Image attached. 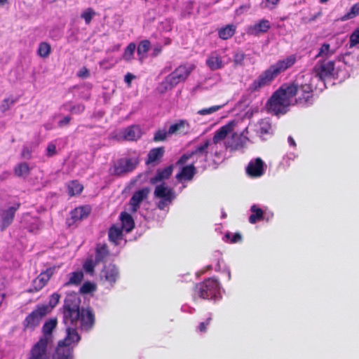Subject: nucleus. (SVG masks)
Segmentation results:
<instances>
[{"label": "nucleus", "mask_w": 359, "mask_h": 359, "mask_svg": "<svg viewBox=\"0 0 359 359\" xmlns=\"http://www.w3.org/2000/svg\"><path fill=\"white\" fill-rule=\"evenodd\" d=\"M63 321L67 335L58 342L52 359H74L73 348L80 340L76 329L89 331L93 327L95 316L89 308L79 309V301L75 294H69L63 306Z\"/></svg>", "instance_id": "obj_1"}, {"label": "nucleus", "mask_w": 359, "mask_h": 359, "mask_svg": "<svg viewBox=\"0 0 359 359\" xmlns=\"http://www.w3.org/2000/svg\"><path fill=\"white\" fill-rule=\"evenodd\" d=\"M350 54L346 53L334 60H320L311 73L303 76L305 80L315 82V88L323 90L325 87V79L336 78L341 81L350 76L353 64L350 62Z\"/></svg>", "instance_id": "obj_2"}, {"label": "nucleus", "mask_w": 359, "mask_h": 359, "mask_svg": "<svg viewBox=\"0 0 359 359\" xmlns=\"http://www.w3.org/2000/svg\"><path fill=\"white\" fill-rule=\"evenodd\" d=\"M296 62V56L291 55L278 60L263 72L250 86L251 91H257L269 85L281 72L292 67Z\"/></svg>", "instance_id": "obj_3"}, {"label": "nucleus", "mask_w": 359, "mask_h": 359, "mask_svg": "<svg viewBox=\"0 0 359 359\" xmlns=\"http://www.w3.org/2000/svg\"><path fill=\"white\" fill-rule=\"evenodd\" d=\"M294 88H287L283 86L277 90L269 99L268 102L269 109L275 114H285L290 106L295 104V99L292 97Z\"/></svg>", "instance_id": "obj_4"}, {"label": "nucleus", "mask_w": 359, "mask_h": 359, "mask_svg": "<svg viewBox=\"0 0 359 359\" xmlns=\"http://www.w3.org/2000/svg\"><path fill=\"white\" fill-rule=\"evenodd\" d=\"M196 295L204 299L219 300L222 298L220 284L215 278L205 279L196 285L194 298H196Z\"/></svg>", "instance_id": "obj_5"}, {"label": "nucleus", "mask_w": 359, "mask_h": 359, "mask_svg": "<svg viewBox=\"0 0 359 359\" xmlns=\"http://www.w3.org/2000/svg\"><path fill=\"white\" fill-rule=\"evenodd\" d=\"M194 69V65L191 64L179 66L162 81L158 88L160 92L170 90L179 83L185 81Z\"/></svg>", "instance_id": "obj_6"}, {"label": "nucleus", "mask_w": 359, "mask_h": 359, "mask_svg": "<svg viewBox=\"0 0 359 359\" xmlns=\"http://www.w3.org/2000/svg\"><path fill=\"white\" fill-rule=\"evenodd\" d=\"M304 80V83L299 84V81L296 84L287 86V88H294V91L292 93V97L295 99V104L300 105H306L311 104L313 101V90L315 88V82L310 80Z\"/></svg>", "instance_id": "obj_7"}, {"label": "nucleus", "mask_w": 359, "mask_h": 359, "mask_svg": "<svg viewBox=\"0 0 359 359\" xmlns=\"http://www.w3.org/2000/svg\"><path fill=\"white\" fill-rule=\"evenodd\" d=\"M231 61V57L225 49H218L208 55L205 64L211 71H215L224 68Z\"/></svg>", "instance_id": "obj_8"}, {"label": "nucleus", "mask_w": 359, "mask_h": 359, "mask_svg": "<svg viewBox=\"0 0 359 359\" xmlns=\"http://www.w3.org/2000/svg\"><path fill=\"white\" fill-rule=\"evenodd\" d=\"M207 144H201L197 146L191 153L184 154L177 161L179 164L186 163L189 160L191 161V164H201L204 166L205 163L210 158L208 154V150L205 149Z\"/></svg>", "instance_id": "obj_9"}, {"label": "nucleus", "mask_w": 359, "mask_h": 359, "mask_svg": "<svg viewBox=\"0 0 359 359\" xmlns=\"http://www.w3.org/2000/svg\"><path fill=\"white\" fill-rule=\"evenodd\" d=\"M119 271L116 265H105L100 274V281L107 288H111L119 278Z\"/></svg>", "instance_id": "obj_10"}, {"label": "nucleus", "mask_w": 359, "mask_h": 359, "mask_svg": "<svg viewBox=\"0 0 359 359\" xmlns=\"http://www.w3.org/2000/svg\"><path fill=\"white\" fill-rule=\"evenodd\" d=\"M52 345L39 340L32 347L27 359H52Z\"/></svg>", "instance_id": "obj_11"}, {"label": "nucleus", "mask_w": 359, "mask_h": 359, "mask_svg": "<svg viewBox=\"0 0 359 359\" xmlns=\"http://www.w3.org/2000/svg\"><path fill=\"white\" fill-rule=\"evenodd\" d=\"M48 313V307L37 306V307L25 318L24 321V326L27 329H34L39 325L42 318Z\"/></svg>", "instance_id": "obj_12"}, {"label": "nucleus", "mask_w": 359, "mask_h": 359, "mask_svg": "<svg viewBox=\"0 0 359 359\" xmlns=\"http://www.w3.org/2000/svg\"><path fill=\"white\" fill-rule=\"evenodd\" d=\"M138 161L135 158H123L117 161L110 172L112 175H121L133 170Z\"/></svg>", "instance_id": "obj_13"}, {"label": "nucleus", "mask_w": 359, "mask_h": 359, "mask_svg": "<svg viewBox=\"0 0 359 359\" xmlns=\"http://www.w3.org/2000/svg\"><path fill=\"white\" fill-rule=\"evenodd\" d=\"M248 133V128H246L240 134L237 133V128L231 133L226 141V146L231 150H237L243 148L248 142L250 141L247 137Z\"/></svg>", "instance_id": "obj_14"}, {"label": "nucleus", "mask_w": 359, "mask_h": 359, "mask_svg": "<svg viewBox=\"0 0 359 359\" xmlns=\"http://www.w3.org/2000/svg\"><path fill=\"white\" fill-rule=\"evenodd\" d=\"M266 169V163L260 158H257L249 162L246 168V172L250 177L257 178L262 177Z\"/></svg>", "instance_id": "obj_15"}, {"label": "nucleus", "mask_w": 359, "mask_h": 359, "mask_svg": "<svg viewBox=\"0 0 359 359\" xmlns=\"http://www.w3.org/2000/svg\"><path fill=\"white\" fill-rule=\"evenodd\" d=\"M238 123V121L233 120L222 126L215 132L212 140L219 144H226V142H224V140L228 136H231V133L236 129Z\"/></svg>", "instance_id": "obj_16"}, {"label": "nucleus", "mask_w": 359, "mask_h": 359, "mask_svg": "<svg viewBox=\"0 0 359 359\" xmlns=\"http://www.w3.org/2000/svg\"><path fill=\"white\" fill-rule=\"evenodd\" d=\"M20 203H16L12 206L4 208L1 212L0 230H5L13 222L16 210L20 208Z\"/></svg>", "instance_id": "obj_17"}, {"label": "nucleus", "mask_w": 359, "mask_h": 359, "mask_svg": "<svg viewBox=\"0 0 359 359\" xmlns=\"http://www.w3.org/2000/svg\"><path fill=\"white\" fill-rule=\"evenodd\" d=\"M55 268H48L44 271H42L32 282V288L30 291L37 292L41 290L50 280V277L53 275Z\"/></svg>", "instance_id": "obj_18"}, {"label": "nucleus", "mask_w": 359, "mask_h": 359, "mask_svg": "<svg viewBox=\"0 0 359 359\" xmlns=\"http://www.w3.org/2000/svg\"><path fill=\"white\" fill-rule=\"evenodd\" d=\"M254 130L262 140H267L273 135L271 124L268 119H262L254 125Z\"/></svg>", "instance_id": "obj_19"}, {"label": "nucleus", "mask_w": 359, "mask_h": 359, "mask_svg": "<svg viewBox=\"0 0 359 359\" xmlns=\"http://www.w3.org/2000/svg\"><path fill=\"white\" fill-rule=\"evenodd\" d=\"M149 193L148 188H142L135 191L130 200V210L135 212L140 208L141 203L147 198Z\"/></svg>", "instance_id": "obj_20"}, {"label": "nucleus", "mask_w": 359, "mask_h": 359, "mask_svg": "<svg viewBox=\"0 0 359 359\" xmlns=\"http://www.w3.org/2000/svg\"><path fill=\"white\" fill-rule=\"evenodd\" d=\"M90 212L89 206H81L71 212V217L67 219V224L70 226L86 218Z\"/></svg>", "instance_id": "obj_21"}, {"label": "nucleus", "mask_w": 359, "mask_h": 359, "mask_svg": "<svg viewBox=\"0 0 359 359\" xmlns=\"http://www.w3.org/2000/svg\"><path fill=\"white\" fill-rule=\"evenodd\" d=\"M57 325V320L56 319H50L46 321L42 328L43 335L39 341H43V342L53 344V336L52 334L53 330L55 328Z\"/></svg>", "instance_id": "obj_22"}, {"label": "nucleus", "mask_w": 359, "mask_h": 359, "mask_svg": "<svg viewBox=\"0 0 359 359\" xmlns=\"http://www.w3.org/2000/svg\"><path fill=\"white\" fill-rule=\"evenodd\" d=\"M120 135L124 140L134 141L140 138L142 130L139 126L133 125L123 129Z\"/></svg>", "instance_id": "obj_23"}, {"label": "nucleus", "mask_w": 359, "mask_h": 359, "mask_svg": "<svg viewBox=\"0 0 359 359\" xmlns=\"http://www.w3.org/2000/svg\"><path fill=\"white\" fill-rule=\"evenodd\" d=\"M21 224L30 232H36L41 226V222L39 218L32 217L29 214H25L22 216Z\"/></svg>", "instance_id": "obj_24"}, {"label": "nucleus", "mask_w": 359, "mask_h": 359, "mask_svg": "<svg viewBox=\"0 0 359 359\" xmlns=\"http://www.w3.org/2000/svg\"><path fill=\"white\" fill-rule=\"evenodd\" d=\"M189 123L185 120H180L169 126L168 133L170 136L172 135H184L189 132Z\"/></svg>", "instance_id": "obj_25"}, {"label": "nucleus", "mask_w": 359, "mask_h": 359, "mask_svg": "<svg viewBox=\"0 0 359 359\" xmlns=\"http://www.w3.org/2000/svg\"><path fill=\"white\" fill-rule=\"evenodd\" d=\"M203 144H207L205 149L210 158L219 156L227 148L226 144H219L212 140L205 141Z\"/></svg>", "instance_id": "obj_26"}, {"label": "nucleus", "mask_w": 359, "mask_h": 359, "mask_svg": "<svg viewBox=\"0 0 359 359\" xmlns=\"http://www.w3.org/2000/svg\"><path fill=\"white\" fill-rule=\"evenodd\" d=\"M123 231L119 224L112 225L108 232L109 241L116 245H120L123 241Z\"/></svg>", "instance_id": "obj_27"}, {"label": "nucleus", "mask_w": 359, "mask_h": 359, "mask_svg": "<svg viewBox=\"0 0 359 359\" xmlns=\"http://www.w3.org/2000/svg\"><path fill=\"white\" fill-rule=\"evenodd\" d=\"M271 27L270 22L267 20H262L248 28V33L251 35H259L266 32Z\"/></svg>", "instance_id": "obj_28"}, {"label": "nucleus", "mask_w": 359, "mask_h": 359, "mask_svg": "<svg viewBox=\"0 0 359 359\" xmlns=\"http://www.w3.org/2000/svg\"><path fill=\"white\" fill-rule=\"evenodd\" d=\"M154 194L159 198H169L173 200L175 198V195L172 189L166 186L165 183L156 186Z\"/></svg>", "instance_id": "obj_29"}, {"label": "nucleus", "mask_w": 359, "mask_h": 359, "mask_svg": "<svg viewBox=\"0 0 359 359\" xmlns=\"http://www.w3.org/2000/svg\"><path fill=\"white\" fill-rule=\"evenodd\" d=\"M119 219L121 221V223L119 224L121 226V228L126 232L129 233L131 231L134 226H135V222L133 220V218L132 216L127 213V212H121Z\"/></svg>", "instance_id": "obj_30"}, {"label": "nucleus", "mask_w": 359, "mask_h": 359, "mask_svg": "<svg viewBox=\"0 0 359 359\" xmlns=\"http://www.w3.org/2000/svg\"><path fill=\"white\" fill-rule=\"evenodd\" d=\"M195 175V168L193 164H190L187 166H184L181 171L177 174L176 178L179 182H182L183 181L191 180L194 175Z\"/></svg>", "instance_id": "obj_31"}, {"label": "nucleus", "mask_w": 359, "mask_h": 359, "mask_svg": "<svg viewBox=\"0 0 359 359\" xmlns=\"http://www.w3.org/2000/svg\"><path fill=\"white\" fill-rule=\"evenodd\" d=\"M172 170L173 166L172 165L162 169H158L156 173V175L151 179V182L152 184H156L165 179H168L171 175Z\"/></svg>", "instance_id": "obj_32"}, {"label": "nucleus", "mask_w": 359, "mask_h": 359, "mask_svg": "<svg viewBox=\"0 0 359 359\" xmlns=\"http://www.w3.org/2000/svg\"><path fill=\"white\" fill-rule=\"evenodd\" d=\"M334 53L335 49L331 48L330 45L328 43H323L319 48L316 57H320V60H330V58L332 57Z\"/></svg>", "instance_id": "obj_33"}, {"label": "nucleus", "mask_w": 359, "mask_h": 359, "mask_svg": "<svg viewBox=\"0 0 359 359\" xmlns=\"http://www.w3.org/2000/svg\"><path fill=\"white\" fill-rule=\"evenodd\" d=\"M236 29V25H227L218 29V36L221 39L227 40L235 34Z\"/></svg>", "instance_id": "obj_34"}, {"label": "nucleus", "mask_w": 359, "mask_h": 359, "mask_svg": "<svg viewBox=\"0 0 359 359\" xmlns=\"http://www.w3.org/2000/svg\"><path fill=\"white\" fill-rule=\"evenodd\" d=\"M164 151L163 147H157L150 150L147 155V163L149 164L158 161L163 157Z\"/></svg>", "instance_id": "obj_35"}, {"label": "nucleus", "mask_w": 359, "mask_h": 359, "mask_svg": "<svg viewBox=\"0 0 359 359\" xmlns=\"http://www.w3.org/2000/svg\"><path fill=\"white\" fill-rule=\"evenodd\" d=\"M151 43L148 40L142 41L137 48L139 60L142 62L147 56V52L150 48Z\"/></svg>", "instance_id": "obj_36"}, {"label": "nucleus", "mask_w": 359, "mask_h": 359, "mask_svg": "<svg viewBox=\"0 0 359 359\" xmlns=\"http://www.w3.org/2000/svg\"><path fill=\"white\" fill-rule=\"evenodd\" d=\"M252 214L249 217V222L251 224H255L257 222L262 220L263 217V210L260 208L257 205H253L250 208Z\"/></svg>", "instance_id": "obj_37"}, {"label": "nucleus", "mask_w": 359, "mask_h": 359, "mask_svg": "<svg viewBox=\"0 0 359 359\" xmlns=\"http://www.w3.org/2000/svg\"><path fill=\"white\" fill-rule=\"evenodd\" d=\"M346 47L347 49L355 48L359 50V27L350 34L349 41Z\"/></svg>", "instance_id": "obj_38"}, {"label": "nucleus", "mask_w": 359, "mask_h": 359, "mask_svg": "<svg viewBox=\"0 0 359 359\" xmlns=\"http://www.w3.org/2000/svg\"><path fill=\"white\" fill-rule=\"evenodd\" d=\"M29 167L27 163H20L14 168L15 175L20 177H26L29 173Z\"/></svg>", "instance_id": "obj_39"}, {"label": "nucleus", "mask_w": 359, "mask_h": 359, "mask_svg": "<svg viewBox=\"0 0 359 359\" xmlns=\"http://www.w3.org/2000/svg\"><path fill=\"white\" fill-rule=\"evenodd\" d=\"M83 278V274L82 271H78L72 272L69 275V280L65 285H79L82 281Z\"/></svg>", "instance_id": "obj_40"}, {"label": "nucleus", "mask_w": 359, "mask_h": 359, "mask_svg": "<svg viewBox=\"0 0 359 359\" xmlns=\"http://www.w3.org/2000/svg\"><path fill=\"white\" fill-rule=\"evenodd\" d=\"M359 15V2L353 4L350 11L341 17V21H346Z\"/></svg>", "instance_id": "obj_41"}, {"label": "nucleus", "mask_w": 359, "mask_h": 359, "mask_svg": "<svg viewBox=\"0 0 359 359\" xmlns=\"http://www.w3.org/2000/svg\"><path fill=\"white\" fill-rule=\"evenodd\" d=\"M135 50L136 45L134 43H129L124 50L122 58L126 62L132 61L134 58Z\"/></svg>", "instance_id": "obj_42"}, {"label": "nucleus", "mask_w": 359, "mask_h": 359, "mask_svg": "<svg viewBox=\"0 0 359 359\" xmlns=\"http://www.w3.org/2000/svg\"><path fill=\"white\" fill-rule=\"evenodd\" d=\"M95 259L96 261H102L108 254V250L106 244L99 243L97 245L95 250Z\"/></svg>", "instance_id": "obj_43"}, {"label": "nucleus", "mask_w": 359, "mask_h": 359, "mask_svg": "<svg viewBox=\"0 0 359 359\" xmlns=\"http://www.w3.org/2000/svg\"><path fill=\"white\" fill-rule=\"evenodd\" d=\"M83 190V186L77 181H72L68 184V191L70 196L79 194Z\"/></svg>", "instance_id": "obj_44"}, {"label": "nucleus", "mask_w": 359, "mask_h": 359, "mask_svg": "<svg viewBox=\"0 0 359 359\" xmlns=\"http://www.w3.org/2000/svg\"><path fill=\"white\" fill-rule=\"evenodd\" d=\"M51 51L50 45L46 42H41L39 45L38 54L41 57H47Z\"/></svg>", "instance_id": "obj_45"}, {"label": "nucleus", "mask_w": 359, "mask_h": 359, "mask_svg": "<svg viewBox=\"0 0 359 359\" xmlns=\"http://www.w3.org/2000/svg\"><path fill=\"white\" fill-rule=\"evenodd\" d=\"M224 106V104L215 105V106H212V107H210L208 108L202 109L198 110L197 111V114L199 115H201V116L210 115V114L217 112V111L221 109Z\"/></svg>", "instance_id": "obj_46"}, {"label": "nucleus", "mask_w": 359, "mask_h": 359, "mask_svg": "<svg viewBox=\"0 0 359 359\" xmlns=\"http://www.w3.org/2000/svg\"><path fill=\"white\" fill-rule=\"evenodd\" d=\"M224 241L231 243H236L240 242L242 239L241 235L239 233H230L228 232L225 234Z\"/></svg>", "instance_id": "obj_47"}, {"label": "nucleus", "mask_w": 359, "mask_h": 359, "mask_svg": "<svg viewBox=\"0 0 359 359\" xmlns=\"http://www.w3.org/2000/svg\"><path fill=\"white\" fill-rule=\"evenodd\" d=\"M60 295L57 293H53L49 299L48 305H39L40 306H46L48 308V313L57 304L60 300Z\"/></svg>", "instance_id": "obj_48"}, {"label": "nucleus", "mask_w": 359, "mask_h": 359, "mask_svg": "<svg viewBox=\"0 0 359 359\" xmlns=\"http://www.w3.org/2000/svg\"><path fill=\"white\" fill-rule=\"evenodd\" d=\"M95 15V12L92 8H88L83 11L81 17L84 19L87 25L90 24L92 18Z\"/></svg>", "instance_id": "obj_49"}, {"label": "nucleus", "mask_w": 359, "mask_h": 359, "mask_svg": "<svg viewBox=\"0 0 359 359\" xmlns=\"http://www.w3.org/2000/svg\"><path fill=\"white\" fill-rule=\"evenodd\" d=\"M212 320V317L210 316L206 318L205 321H203L199 323L198 326L196 328V332L198 333H205L207 331L208 327Z\"/></svg>", "instance_id": "obj_50"}, {"label": "nucleus", "mask_w": 359, "mask_h": 359, "mask_svg": "<svg viewBox=\"0 0 359 359\" xmlns=\"http://www.w3.org/2000/svg\"><path fill=\"white\" fill-rule=\"evenodd\" d=\"M168 136H170L168 133V130L162 129L158 130L155 134L154 137V140L155 142L163 141L165 140Z\"/></svg>", "instance_id": "obj_51"}, {"label": "nucleus", "mask_w": 359, "mask_h": 359, "mask_svg": "<svg viewBox=\"0 0 359 359\" xmlns=\"http://www.w3.org/2000/svg\"><path fill=\"white\" fill-rule=\"evenodd\" d=\"M245 55L243 52L238 50L233 54V62L235 65H242L245 59Z\"/></svg>", "instance_id": "obj_52"}, {"label": "nucleus", "mask_w": 359, "mask_h": 359, "mask_svg": "<svg viewBox=\"0 0 359 359\" xmlns=\"http://www.w3.org/2000/svg\"><path fill=\"white\" fill-rule=\"evenodd\" d=\"M95 264L92 259H88L83 264L84 271L89 273L93 274L94 272Z\"/></svg>", "instance_id": "obj_53"}, {"label": "nucleus", "mask_w": 359, "mask_h": 359, "mask_svg": "<svg viewBox=\"0 0 359 359\" xmlns=\"http://www.w3.org/2000/svg\"><path fill=\"white\" fill-rule=\"evenodd\" d=\"M56 142L57 140L50 142L46 149V154L48 156H53L56 154Z\"/></svg>", "instance_id": "obj_54"}, {"label": "nucleus", "mask_w": 359, "mask_h": 359, "mask_svg": "<svg viewBox=\"0 0 359 359\" xmlns=\"http://www.w3.org/2000/svg\"><path fill=\"white\" fill-rule=\"evenodd\" d=\"M95 290V287L93 284L87 282L83 283L81 287V292L83 293H90Z\"/></svg>", "instance_id": "obj_55"}, {"label": "nucleus", "mask_w": 359, "mask_h": 359, "mask_svg": "<svg viewBox=\"0 0 359 359\" xmlns=\"http://www.w3.org/2000/svg\"><path fill=\"white\" fill-rule=\"evenodd\" d=\"M172 201V200L169 198H160V201L158 203V207L161 210H165L171 204Z\"/></svg>", "instance_id": "obj_56"}, {"label": "nucleus", "mask_w": 359, "mask_h": 359, "mask_svg": "<svg viewBox=\"0 0 359 359\" xmlns=\"http://www.w3.org/2000/svg\"><path fill=\"white\" fill-rule=\"evenodd\" d=\"M14 100H10V99H5L1 105V110L2 111L8 110L10 108L11 105L14 103Z\"/></svg>", "instance_id": "obj_57"}, {"label": "nucleus", "mask_w": 359, "mask_h": 359, "mask_svg": "<svg viewBox=\"0 0 359 359\" xmlns=\"http://www.w3.org/2000/svg\"><path fill=\"white\" fill-rule=\"evenodd\" d=\"M32 151L28 147H24L21 155L22 158L25 159H29L31 158Z\"/></svg>", "instance_id": "obj_58"}, {"label": "nucleus", "mask_w": 359, "mask_h": 359, "mask_svg": "<svg viewBox=\"0 0 359 359\" xmlns=\"http://www.w3.org/2000/svg\"><path fill=\"white\" fill-rule=\"evenodd\" d=\"M280 0H266L265 8L273 9L278 4Z\"/></svg>", "instance_id": "obj_59"}, {"label": "nucleus", "mask_w": 359, "mask_h": 359, "mask_svg": "<svg viewBox=\"0 0 359 359\" xmlns=\"http://www.w3.org/2000/svg\"><path fill=\"white\" fill-rule=\"evenodd\" d=\"M162 50V46L160 44L154 46L151 55L153 57L157 56Z\"/></svg>", "instance_id": "obj_60"}, {"label": "nucleus", "mask_w": 359, "mask_h": 359, "mask_svg": "<svg viewBox=\"0 0 359 359\" xmlns=\"http://www.w3.org/2000/svg\"><path fill=\"white\" fill-rule=\"evenodd\" d=\"M88 74V70L86 67L81 68L77 73L78 76L81 78H86Z\"/></svg>", "instance_id": "obj_61"}, {"label": "nucleus", "mask_w": 359, "mask_h": 359, "mask_svg": "<svg viewBox=\"0 0 359 359\" xmlns=\"http://www.w3.org/2000/svg\"><path fill=\"white\" fill-rule=\"evenodd\" d=\"M135 76L130 73H127L124 77V81L130 86L132 81L135 79Z\"/></svg>", "instance_id": "obj_62"}, {"label": "nucleus", "mask_w": 359, "mask_h": 359, "mask_svg": "<svg viewBox=\"0 0 359 359\" xmlns=\"http://www.w3.org/2000/svg\"><path fill=\"white\" fill-rule=\"evenodd\" d=\"M181 310L184 313H193L195 309L187 304L182 306Z\"/></svg>", "instance_id": "obj_63"}, {"label": "nucleus", "mask_w": 359, "mask_h": 359, "mask_svg": "<svg viewBox=\"0 0 359 359\" xmlns=\"http://www.w3.org/2000/svg\"><path fill=\"white\" fill-rule=\"evenodd\" d=\"M223 273L225 275L226 280H230L231 279V271L229 267L225 266L222 270Z\"/></svg>", "instance_id": "obj_64"}]
</instances>
